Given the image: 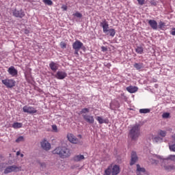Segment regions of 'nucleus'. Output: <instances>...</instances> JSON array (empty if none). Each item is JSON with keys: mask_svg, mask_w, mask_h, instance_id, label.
I'll return each instance as SVG.
<instances>
[{"mask_svg": "<svg viewBox=\"0 0 175 175\" xmlns=\"http://www.w3.org/2000/svg\"><path fill=\"white\" fill-rule=\"evenodd\" d=\"M52 152L53 154L59 155V157L62 158V159H65V158H69L72 154L70 152V149L64 146H59L56 148L52 151Z\"/></svg>", "mask_w": 175, "mask_h": 175, "instance_id": "f257e3e1", "label": "nucleus"}, {"mask_svg": "<svg viewBox=\"0 0 175 175\" xmlns=\"http://www.w3.org/2000/svg\"><path fill=\"white\" fill-rule=\"evenodd\" d=\"M121 169L118 165L110 164L104 171L103 175H118L120 174Z\"/></svg>", "mask_w": 175, "mask_h": 175, "instance_id": "f03ea898", "label": "nucleus"}, {"mask_svg": "<svg viewBox=\"0 0 175 175\" xmlns=\"http://www.w3.org/2000/svg\"><path fill=\"white\" fill-rule=\"evenodd\" d=\"M140 136V124H135L132 126L129 133V137H131V140H137Z\"/></svg>", "mask_w": 175, "mask_h": 175, "instance_id": "7ed1b4c3", "label": "nucleus"}, {"mask_svg": "<svg viewBox=\"0 0 175 175\" xmlns=\"http://www.w3.org/2000/svg\"><path fill=\"white\" fill-rule=\"evenodd\" d=\"M13 172H21V167H18L17 165H10L7 167L4 170V174H9Z\"/></svg>", "mask_w": 175, "mask_h": 175, "instance_id": "20e7f679", "label": "nucleus"}, {"mask_svg": "<svg viewBox=\"0 0 175 175\" xmlns=\"http://www.w3.org/2000/svg\"><path fill=\"white\" fill-rule=\"evenodd\" d=\"M67 139L68 142L72 144H83V142L72 133H68L67 135Z\"/></svg>", "mask_w": 175, "mask_h": 175, "instance_id": "39448f33", "label": "nucleus"}, {"mask_svg": "<svg viewBox=\"0 0 175 175\" xmlns=\"http://www.w3.org/2000/svg\"><path fill=\"white\" fill-rule=\"evenodd\" d=\"M1 83H3L7 88H13V87L16 85V81H14V79H3Z\"/></svg>", "mask_w": 175, "mask_h": 175, "instance_id": "423d86ee", "label": "nucleus"}, {"mask_svg": "<svg viewBox=\"0 0 175 175\" xmlns=\"http://www.w3.org/2000/svg\"><path fill=\"white\" fill-rule=\"evenodd\" d=\"M23 113H28V114H35L38 113V110L33 107H28L27 105L23 107Z\"/></svg>", "mask_w": 175, "mask_h": 175, "instance_id": "0eeeda50", "label": "nucleus"}, {"mask_svg": "<svg viewBox=\"0 0 175 175\" xmlns=\"http://www.w3.org/2000/svg\"><path fill=\"white\" fill-rule=\"evenodd\" d=\"M40 145L42 150H44L45 151H49V150L51 149V144L48 142V141L46 139H44L41 142Z\"/></svg>", "mask_w": 175, "mask_h": 175, "instance_id": "6e6552de", "label": "nucleus"}, {"mask_svg": "<svg viewBox=\"0 0 175 175\" xmlns=\"http://www.w3.org/2000/svg\"><path fill=\"white\" fill-rule=\"evenodd\" d=\"M100 27L103 28L104 33H107L109 32V22L106 19H103L100 23Z\"/></svg>", "mask_w": 175, "mask_h": 175, "instance_id": "1a4fd4ad", "label": "nucleus"}, {"mask_svg": "<svg viewBox=\"0 0 175 175\" xmlns=\"http://www.w3.org/2000/svg\"><path fill=\"white\" fill-rule=\"evenodd\" d=\"M82 117L88 124H94L95 122V119H94V116H92L83 114L82 115Z\"/></svg>", "mask_w": 175, "mask_h": 175, "instance_id": "9d476101", "label": "nucleus"}, {"mask_svg": "<svg viewBox=\"0 0 175 175\" xmlns=\"http://www.w3.org/2000/svg\"><path fill=\"white\" fill-rule=\"evenodd\" d=\"M138 159L139 157H137V154H136V152L133 151L131 152V159L130 162L131 166H133V165H135L137 162Z\"/></svg>", "mask_w": 175, "mask_h": 175, "instance_id": "9b49d317", "label": "nucleus"}, {"mask_svg": "<svg viewBox=\"0 0 175 175\" xmlns=\"http://www.w3.org/2000/svg\"><path fill=\"white\" fill-rule=\"evenodd\" d=\"M12 14H13V16H14V17H18L19 18H23V17L25 16V13L24 12V11H23V10H14Z\"/></svg>", "mask_w": 175, "mask_h": 175, "instance_id": "f8f14e48", "label": "nucleus"}, {"mask_svg": "<svg viewBox=\"0 0 175 175\" xmlns=\"http://www.w3.org/2000/svg\"><path fill=\"white\" fill-rule=\"evenodd\" d=\"M83 46H84V44H83V42H81L80 40H76L72 44V49L74 50H80L83 48Z\"/></svg>", "mask_w": 175, "mask_h": 175, "instance_id": "ddd939ff", "label": "nucleus"}, {"mask_svg": "<svg viewBox=\"0 0 175 175\" xmlns=\"http://www.w3.org/2000/svg\"><path fill=\"white\" fill-rule=\"evenodd\" d=\"M148 24L154 31H157V29H158V23L157 22V21L150 19L148 21Z\"/></svg>", "mask_w": 175, "mask_h": 175, "instance_id": "4468645a", "label": "nucleus"}, {"mask_svg": "<svg viewBox=\"0 0 175 175\" xmlns=\"http://www.w3.org/2000/svg\"><path fill=\"white\" fill-rule=\"evenodd\" d=\"M68 76V74L64 71H58L55 75L56 79H58L59 80H64L65 77Z\"/></svg>", "mask_w": 175, "mask_h": 175, "instance_id": "2eb2a0df", "label": "nucleus"}, {"mask_svg": "<svg viewBox=\"0 0 175 175\" xmlns=\"http://www.w3.org/2000/svg\"><path fill=\"white\" fill-rule=\"evenodd\" d=\"M109 107L111 110H117V109H120V103L118 101H113L110 103Z\"/></svg>", "mask_w": 175, "mask_h": 175, "instance_id": "dca6fc26", "label": "nucleus"}, {"mask_svg": "<svg viewBox=\"0 0 175 175\" xmlns=\"http://www.w3.org/2000/svg\"><path fill=\"white\" fill-rule=\"evenodd\" d=\"M8 73H10V75H11V76H12L13 77H14V76H17V74L18 73V72L17 71V70H16V68H14V66H11L8 68Z\"/></svg>", "mask_w": 175, "mask_h": 175, "instance_id": "f3484780", "label": "nucleus"}, {"mask_svg": "<svg viewBox=\"0 0 175 175\" xmlns=\"http://www.w3.org/2000/svg\"><path fill=\"white\" fill-rule=\"evenodd\" d=\"M137 90H139V88L136 86L131 85L126 88V90L128 92H130V94H135V92H137Z\"/></svg>", "mask_w": 175, "mask_h": 175, "instance_id": "a211bd4d", "label": "nucleus"}, {"mask_svg": "<svg viewBox=\"0 0 175 175\" xmlns=\"http://www.w3.org/2000/svg\"><path fill=\"white\" fill-rule=\"evenodd\" d=\"M85 159V158L84 157V155L77 154L72 158V161H74L75 162H80L81 161H83Z\"/></svg>", "mask_w": 175, "mask_h": 175, "instance_id": "6ab92c4d", "label": "nucleus"}, {"mask_svg": "<svg viewBox=\"0 0 175 175\" xmlns=\"http://www.w3.org/2000/svg\"><path fill=\"white\" fill-rule=\"evenodd\" d=\"M142 173H146V168L141 167L140 165L137 164V165L136 174L137 175H142Z\"/></svg>", "mask_w": 175, "mask_h": 175, "instance_id": "aec40b11", "label": "nucleus"}, {"mask_svg": "<svg viewBox=\"0 0 175 175\" xmlns=\"http://www.w3.org/2000/svg\"><path fill=\"white\" fill-rule=\"evenodd\" d=\"M49 68L51 69V70H53V72H57V70H58V64H57L56 63H55L54 62H51L49 64Z\"/></svg>", "mask_w": 175, "mask_h": 175, "instance_id": "412c9836", "label": "nucleus"}, {"mask_svg": "<svg viewBox=\"0 0 175 175\" xmlns=\"http://www.w3.org/2000/svg\"><path fill=\"white\" fill-rule=\"evenodd\" d=\"M152 140L153 143H162L163 142V138L159 136H152Z\"/></svg>", "mask_w": 175, "mask_h": 175, "instance_id": "4be33fe9", "label": "nucleus"}, {"mask_svg": "<svg viewBox=\"0 0 175 175\" xmlns=\"http://www.w3.org/2000/svg\"><path fill=\"white\" fill-rule=\"evenodd\" d=\"M96 120L98 121V124H107V120L103 119L102 116H97Z\"/></svg>", "mask_w": 175, "mask_h": 175, "instance_id": "5701e85b", "label": "nucleus"}, {"mask_svg": "<svg viewBox=\"0 0 175 175\" xmlns=\"http://www.w3.org/2000/svg\"><path fill=\"white\" fill-rule=\"evenodd\" d=\"M167 132L166 131H163V130H159L157 133V135H159V136H160V137H161L162 139H163V137H166L167 135Z\"/></svg>", "mask_w": 175, "mask_h": 175, "instance_id": "b1692460", "label": "nucleus"}, {"mask_svg": "<svg viewBox=\"0 0 175 175\" xmlns=\"http://www.w3.org/2000/svg\"><path fill=\"white\" fill-rule=\"evenodd\" d=\"M23 127V123H20V122H14L12 124V128H14V129H18L20 128Z\"/></svg>", "mask_w": 175, "mask_h": 175, "instance_id": "393cba45", "label": "nucleus"}, {"mask_svg": "<svg viewBox=\"0 0 175 175\" xmlns=\"http://www.w3.org/2000/svg\"><path fill=\"white\" fill-rule=\"evenodd\" d=\"M135 52L137 54H143L144 53V49H143V46H137Z\"/></svg>", "mask_w": 175, "mask_h": 175, "instance_id": "a878e982", "label": "nucleus"}, {"mask_svg": "<svg viewBox=\"0 0 175 175\" xmlns=\"http://www.w3.org/2000/svg\"><path fill=\"white\" fill-rule=\"evenodd\" d=\"M164 169L165 170H167V172H172V170H174L175 167L173 165H165Z\"/></svg>", "mask_w": 175, "mask_h": 175, "instance_id": "bb28decb", "label": "nucleus"}, {"mask_svg": "<svg viewBox=\"0 0 175 175\" xmlns=\"http://www.w3.org/2000/svg\"><path fill=\"white\" fill-rule=\"evenodd\" d=\"M134 68L137 69V70H140V69H143V64L142 63H135L134 64Z\"/></svg>", "mask_w": 175, "mask_h": 175, "instance_id": "cd10ccee", "label": "nucleus"}, {"mask_svg": "<svg viewBox=\"0 0 175 175\" xmlns=\"http://www.w3.org/2000/svg\"><path fill=\"white\" fill-rule=\"evenodd\" d=\"M150 109H140L139 113L140 114H147L148 113H150Z\"/></svg>", "mask_w": 175, "mask_h": 175, "instance_id": "c85d7f7f", "label": "nucleus"}, {"mask_svg": "<svg viewBox=\"0 0 175 175\" xmlns=\"http://www.w3.org/2000/svg\"><path fill=\"white\" fill-rule=\"evenodd\" d=\"M108 32L109 33V35L112 37L114 38V36H116V29H109L108 30Z\"/></svg>", "mask_w": 175, "mask_h": 175, "instance_id": "c756f323", "label": "nucleus"}, {"mask_svg": "<svg viewBox=\"0 0 175 175\" xmlns=\"http://www.w3.org/2000/svg\"><path fill=\"white\" fill-rule=\"evenodd\" d=\"M42 2L48 6H53V1L51 0H42Z\"/></svg>", "mask_w": 175, "mask_h": 175, "instance_id": "7c9ffc66", "label": "nucleus"}, {"mask_svg": "<svg viewBox=\"0 0 175 175\" xmlns=\"http://www.w3.org/2000/svg\"><path fill=\"white\" fill-rule=\"evenodd\" d=\"M81 114H86V113H90V109L88 108H83L80 111Z\"/></svg>", "mask_w": 175, "mask_h": 175, "instance_id": "2f4dec72", "label": "nucleus"}, {"mask_svg": "<svg viewBox=\"0 0 175 175\" xmlns=\"http://www.w3.org/2000/svg\"><path fill=\"white\" fill-rule=\"evenodd\" d=\"M74 17H77L78 18H81L83 17V14L80 12H76L73 14Z\"/></svg>", "mask_w": 175, "mask_h": 175, "instance_id": "473e14b6", "label": "nucleus"}, {"mask_svg": "<svg viewBox=\"0 0 175 175\" xmlns=\"http://www.w3.org/2000/svg\"><path fill=\"white\" fill-rule=\"evenodd\" d=\"M165 25H166L165 23H163V22H162V21H160V22L159 23V28L160 29H162V28H165Z\"/></svg>", "mask_w": 175, "mask_h": 175, "instance_id": "72a5a7b5", "label": "nucleus"}, {"mask_svg": "<svg viewBox=\"0 0 175 175\" xmlns=\"http://www.w3.org/2000/svg\"><path fill=\"white\" fill-rule=\"evenodd\" d=\"M167 159H169L170 161H173V162H175V154L169 155Z\"/></svg>", "mask_w": 175, "mask_h": 175, "instance_id": "f704fd0d", "label": "nucleus"}, {"mask_svg": "<svg viewBox=\"0 0 175 175\" xmlns=\"http://www.w3.org/2000/svg\"><path fill=\"white\" fill-rule=\"evenodd\" d=\"M21 142H24V137L20 136L16 139V143H20Z\"/></svg>", "mask_w": 175, "mask_h": 175, "instance_id": "c9c22d12", "label": "nucleus"}, {"mask_svg": "<svg viewBox=\"0 0 175 175\" xmlns=\"http://www.w3.org/2000/svg\"><path fill=\"white\" fill-rule=\"evenodd\" d=\"M162 117L163 118H169V117H170V113L167 112L163 113Z\"/></svg>", "mask_w": 175, "mask_h": 175, "instance_id": "e433bc0d", "label": "nucleus"}, {"mask_svg": "<svg viewBox=\"0 0 175 175\" xmlns=\"http://www.w3.org/2000/svg\"><path fill=\"white\" fill-rule=\"evenodd\" d=\"M169 148L170 151H173L174 152H175V144L170 145Z\"/></svg>", "mask_w": 175, "mask_h": 175, "instance_id": "4c0bfd02", "label": "nucleus"}, {"mask_svg": "<svg viewBox=\"0 0 175 175\" xmlns=\"http://www.w3.org/2000/svg\"><path fill=\"white\" fill-rule=\"evenodd\" d=\"M150 162L151 163H152L153 165H158V160H155L154 159H150Z\"/></svg>", "mask_w": 175, "mask_h": 175, "instance_id": "58836bf2", "label": "nucleus"}, {"mask_svg": "<svg viewBox=\"0 0 175 175\" xmlns=\"http://www.w3.org/2000/svg\"><path fill=\"white\" fill-rule=\"evenodd\" d=\"M60 47L62 49H66V44L65 42H62L60 43Z\"/></svg>", "mask_w": 175, "mask_h": 175, "instance_id": "ea45409f", "label": "nucleus"}, {"mask_svg": "<svg viewBox=\"0 0 175 175\" xmlns=\"http://www.w3.org/2000/svg\"><path fill=\"white\" fill-rule=\"evenodd\" d=\"M52 129L54 131V132H58V128L57 127V125H53Z\"/></svg>", "mask_w": 175, "mask_h": 175, "instance_id": "a19ab883", "label": "nucleus"}, {"mask_svg": "<svg viewBox=\"0 0 175 175\" xmlns=\"http://www.w3.org/2000/svg\"><path fill=\"white\" fill-rule=\"evenodd\" d=\"M62 10H64V12H66V10H68V6L66 5H63L62 6Z\"/></svg>", "mask_w": 175, "mask_h": 175, "instance_id": "79ce46f5", "label": "nucleus"}, {"mask_svg": "<svg viewBox=\"0 0 175 175\" xmlns=\"http://www.w3.org/2000/svg\"><path fill=\"white\" fill-rule=\"evenodd\" d=\"M139 5H144V0H137Z\"/></svg>", "mask_w": 175, "mask_h": 175, "instance_id": "37998d69", "label": "nucleus"}, {"mask_svg": "<svg viewBox=\"0 0 175 175\" xmlns=\"http://www.w3.org/2000/svg\"><path fill=\"white\" fill-rule=\"evenodd\" d=\"M79 51H80V49H75V53L74 54L75 55H79Z\"/></svg>", "mask_w": 175, "mask_h": 175, "instance_id": "c03bdc74", "label": "nucleus"}, {"mask_svg": "<svg viewBox=\"0 0 175 175\" xmlns=\"http://www.w3.org/2000/svg\"><path fill=\"white\" fill-rule=\"evenodd\" d=\"M102 51H107V48L106 46H101Z\"/></svg>", "mask_w": 175, "mask_h": 175, "instance_id": "a18cd8bd", "label": "nucleus"}, {"mask_svg": "<svg viewBox=\"0 0 175 175\" xmlns=\"http://www.w3.org/2000/svg\"><path fill=\"white\" fill-rule=\"evenodd\" d=\"M171 35H173V36H175V28L172 29L171 31Z\"/></svg>", "mask_w": 175, "mask_h": 175, "instance_id": "49530a36", "label": "nucleus"}, {"mask_svg": "<svg viewBox=\"0 0 175 175\" xmlns=\"http://www.w3.org/2000/svg\"><path fill=\"white\" fill-rule=\"evenodd\" d=\"M40 166H42V167H46V163H40Z\"/></svg>", "mask_w": 175, "mask_h": 175, "instance_id": "de8ad7c7", "label": "nucleus"}, {"mask_svg": "<svg viewBox=\"0 0 175 175\" xmlns=\"http://www.w3.org/2000/svg\"><path fill=\"white\" fill-rule=\"evenodd\" d=\"M20 154H21V153H20V151H18V152H16V155H17V156L20 155Z\"/></svg>", "mask_w": 175, "mask_h": 175, "instance_id": "09e8293b", "label": "nucleus"}, {"mask_svg": "<svg viewBox=\"0 0 175 175\" xmlns=\"http://www.w3.org/2000/svg\"><path fill=\"white\" fill-rule=\"evenodd\" d=\"M78 137H79V139H81V137H82L81 135H79Z\"/></svg>", "mask_w": 175, "mask_h": 175, "instance_id": "8fccbe9b", "label": "nucleus"}, {"mask_svg": "<svg viewBox=\"0 0 175 175\" xmlns=\"http://www.w3.org/2000/svg\"><path fill=\"white\" fill-rule=\"evenodd\" d=\"M21 158H23L24 157V154H21Z\"/></svg>", "mask_w": 175, "mask_h": 175, "instance_id": "3c124183", "label": "nucleus"}]
</instances>
